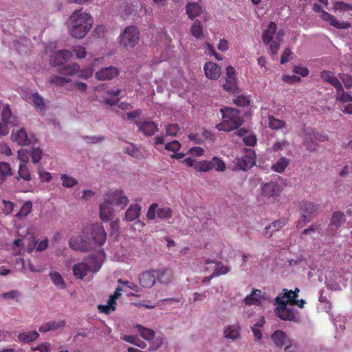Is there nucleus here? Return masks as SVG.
<instances>
[{
	"mask_svg": "<svg viewBox=\"0 0 352 352\" xmlns=\"http://www.w3.org/2000/svg\"><path fill=\"white\" fill-rule=\"evenodd\" d=\"M70 34L76 38H83L90 30L93 19L89 14L81 10H75L70 16Z\"/></svg>",
	"mask_w": 352,
	"mask_h": 352,
	"instance_id": "f257e3e1",
	"label": "nucleus"
},
{
	"mask_svg": "<svg viewBox=\"0 0 352 352\" xmlns=\"http://www.w3.org/2000/svg\"><path fill=\"white\" fill-rule=\"evenodd\" d=\"M104 254L102 251L89 255L85 262L78 263L73 266L74 275L82 279L89 272H97L101 267L104 261Z\"/></svg>",
	"mask_w": 352,
	"mask_h": 352,
	"instance_id": "f03ea898",
	"label": "nucleus"
},
{
	"mask_svg": "<svg viewBox=\"0 0 352 352\" xmlns=\"http://www.w3.org/2000/svg\"><path fill=\"white\" fill-rule=\"evenodd\" d=\"M223 121L217 125L219 131H231L238 129L243 123L240 111L236 109L226 107L221 109Z\"/></svg>",
	"mask_w": 352,
	"mask_h": 352,
	"instance_id": "7ed1b4c3",
	"label": "nucleus"
},
{
	"mask_svg": "<svg viewBox=\"0 0 352 352\" xmlns=\"http://www.w3.org/2000/svg\"><path fill=\"white\" fill-rule=\"evenodd\" d=\"M275 302L278 307L275 309L276 315L283 320H289L294 322L299 321V317L297 316V311L287 306L288 300H285L280 296L275 298Z\"/></svg>",
	"mask_w": 352,
	"mask_h": 352,
	"instance_id": "20e7f679",
	"label": "nucleus"
},
{
	"mask_svg": "<svg viewBox=\"0 0 352 352\" xmlns=\"http://www.w3.org/2000/svg\"><path fill=\"white\" fill-rule=\"evenodd\" d=\"M277 30V25L275 22H270L267 29L262 34V40L264 44L269 45L272 55H277L280 48V39L274 37Z\"/></svg>",
	"mask_w": 352,
	"mask_h": 352,
	"instance_id": "39448f33",
	"label": "nucleus"
},
{
	"mask_svg": "<svg viewBox=\"0 0 352 352\" xmlns=\"http://www.w3.org/2000/svg\"><path fill=\"white\" fill-rule=\"evenodd\" d=\"M120 43L126 48H133L140 40L139 30L135 26L126 27L119 36Z\"/></svg>",
	"mask_w": 352,
	"mask_h": 352,
	"instance_id": "423d86ee",
	"label": "nucleus"
},
{
	"mask_svg": "<svg viewBox=\"0 0 352 352\" xmlns=\"http://www.w3.org/2000/svg\"><path fill=\"white\" fill-rule=\"evenodd\" d=\"M327 140V138L326 136L322 135L313 129H310L305 133V135L303 139V145L307 151L314 152L318 150V144L316 141H324Z\"/></svg>",
	"mask_w": 352,
	"mask_h": 352,
	"instance_id": "0eeeda50",
	"label": "nucleus"
},
{
	"mask_svg": "<svg viewBox=\"0 0 352 352\" xmlns=\"http://www.w3.org/2000/svg\"><path fill=\"white\" fill-rule=\"evenodd\" d=\"M104 200L116 206H120L121 208L125 207L129 202L128 197L121 190H110L104 195Z\"/></svg>",
	"mask_w": 352,
	"mask_h": 352,
	"instance_id": "6e6552de",
	"label": "nucleus"
},
{
	"mask_svg": "<svg viewBox=\"0 0 352 352\" xmlns=\"http://www.w3.org/2000/svg\"><path fill=\"white\" fill-rule=\"evenodd\" d=\"M69 244V247L75 250L89 251L95 249L91 239L85 235H80L72 239Z\"/></svg>",
	"mask_w": 352,
	"mask_h": 352,
	"instance_id": "1a4fd4ad",
	"label": "nucleus"
},
{
	"mask_svg": "<svg viewBox=\"0 0 352 352\" xmlns=\"http://www.w3.org/2000/svg\"><path fill=\"white\" fill-rule=\"evenodd\" d=\"M91 241L94 244V248L101 247L107 239V232L103 226L100 223H95L91 228Z\"/></svg>",
	"mask_w": 352,
	"mask_h": 352,
	"instance_id": "9d476101",
	"label": "nucleus"
},
{
	"mask_svg": "<svg viewBox=\"0 0 352 352\" xmlns=\"http://www.w3.org/2000/svg\"><path fill=\"white\" fill-rule=\"evenodd\" d=\"M300 210L304 218L311 221L318 214L320 205L310 201H302L300 204Z\"/></svg>",
	"mask_w": 352,
	"mask_h": 352,
	"instance_id": "9b49d317",
	"label": "nucleus"
},
{
	"mask_svg": "<svg viewBox=\"0 0 352 352\" xmlns=\"http://www.w3.org/2000/svg\"><path fill=\"white\" fill-rule=\"evenodd\" d=\"M274 344L278 348L285 346V351L292 349L293 346V340H291L287 334L281 331L277 330L271 336Z\"/></svg>",
	"mask_w": 352,
	"mask_h": 352,
	"instance_id": "f8f14e48",
	"label": "nucleus"
},
{
	"mask_svg": "<svg viewBox=\"0 0 352 352\" xmlns=\"http://www.w3.org/2000/svg\"><path fill=\"white\" fill-rule=\"evenodd\" d=\"M120 70L116 67L109 66L103 67L96 72L95 77L98 80H110L117 77Z\"/></svg>",
	"mask_w": 352,
	"mask_h": 352,
	"instance_id": "ddd939ff",
	"label": "nucleus"
},
{
	"mask_svg": "<svg viewBox=\"0 0 352 352\" xmlns=\"http://www.w3.org/2000/svg\"><path fill=\"white\" fill-rule=\"evenodd\" d=\"M72 56V52L69 50H60L54 52L50 57V63L53 67L62 65Z\"/></svg>",
	"mask_w": 352,
	"mask_h": 352,
	"instance_id": "4468645a",
	"label": "nucleus"
},
{
	"mask_svg": "<svg viewBox=\"0 0 352 352\" xmlns=\"http://www.w3.org/2000/svg\"><path fill=\"white\" fill-rule=\"evenodd\" d=\"M267 300V295L260 289H253L251 294L248 295L244 302L247 305H260L263 300Z\"/></svg>",
	"mask_w": 352,
	"mask_h": 352,
	"instance_id": "2eb2a0df",
	"label": "nucleus"
},
{
	"mask_svg": "<svg viewBox=\"0 0 352 352\" xmlns=\"http://www.w3.org/2000/svg\"><path fill=\"white\" fill-rule=\"evenodd\" d=\"M138 279L141 286L144 288H151L156 281L155 270H147L141 273Z\"/></svg>",
	"mask_w": 352,
	"mask_h": 352,
	"instance_id": "dca6fc26",
	"label": "nucleus"
},
{
	"mask_svg": "<svg viewBox=\"0 0 352 352\" xmlns=\"http://www.w3.org/2000/svg\"><path fill=\"white\" fill-rule=\"evenodd\" d=\"M135 124L138 126V131L146 136L153 135L157 131V125L153 121L140 122L135 120Z\"/></svg>",
	"mask_w": 352,
	"mask_h": 352,
	"instance_id": "f3484780",
	"label": "nucleus"
},
{
	"mask_svg": "<svg viewBox=\"0 0 352 352\" xmlns=\"http://www.w3.org/2000/svg\"><path fill=\"white\" fill-rule=\"evenodd\" d=\"M255 164V159L252 155L245 154L235 160L236 166L242 170H248Z\"/></svg>",
	"mask_w": 352,
	"mask_h": 352,
	"instance_id": "a211bd4d",
	"label": "nucleus"
},
{
	"mask_svg": "<svg viewBox=\"0 0 352 352\" xmlns=\"http://www.w3.org/2000/svg\"><path fill=\"white\" fill-rule=\"evenodd\" d=\"M156 280L161 284L168 285L171 283L173 277V272L171 269L163 267L155 270Z\"/></svg>",
	"mask_w": 352,
	"mask_h": 352,
	"instance_id": "6ab92c4d",
	"label": "nucleus"
},
{
	"mask_svg": "<svg viewBox=\"0 0 352 352\" xmlns=\"http://www.w3.org/2000/svg\"><path fill=\"white\" fill-rule=\"evenodd\" d=\"M204 72L207 78L210 79H218L221 74V67L215 63L207 62L204 65Z\"/></svg>",
	"mask_w": 352,
	"mask_h": 352,
	"instance_id": "aec40b11",
	"label": "nucleus"
},
{
	"mask_svg": "<svg viewBox=\"0 0 352 352\" xmlns=\"http://www.w3.org/2000/svg\"><path fill=\"white\" fill-rule=\"evenodd\" d=\"M287 219L282 218L270 223L265 228L264 236L268 239L271 238L273 233L283 228L287 224Z\"/></svg>",
	"mask_w": 352,
	"mask_h": 352,
	"instance_id": "412c9836",
	"label": "nucleus"
},
{
	"mask_svg": "<svg viewBox=\"0 0 352 352\" xmlns=\"http://www.w3.org/2000/svg\"><path fill=\"white\" fill-rule=\"evenodd\" d=\"M11 139L19 145L25 146L30 144V140L28 137L27 132L24 129H21L16 131H12Z\"/></svg>",
	"mask_w": 352,
	"mask_h": 352,
	"instance_id": "4be33fe9",
	"label": "nucleus"
},
{
	"mask_svg": "<svg viewBox=\"0 0 352 352\" xmlns=\"http://www.w3.org/2000/svg\"><path fill=\"white\" fill-rule=\"evenodd\" d=\"M99 210V214L102 221L107 222L111 220L113 208L110 204L104 200V202L100 205Z\"/></svg>",
	"mask_w": 352,
	"mask_h": 352,
	"instance_id": "5701e85b",
	"label": "nucleus"
},
{
	"mask_svg": "<svg viewBox=\"0 0 352 352\" xmlns=\"http://www.w3.org/2000/svg\"><path fill=\"white\" fill-rule=\"evenodd\" d=\"M262 192L267 197L278 196L280 192V186L276 182L266 183L262 188Z\"/></svg>",
	"mask_w": 352,
	"mask_h": 352,
	"instance_id": "b1692460",
	"label": "nucleus"
},
{
	"mask_svg": "<svg viewBox=\"0 0 352 352\" xmlns=\"http://www.w3.org/2000/svg\"><path fill=\"white\" fill-rule=\"evenodd\" d=\"M14 46L19 54H27L31 47V41L26 37H21L14 41Z\"/></svg>",
	"mask_w": 352,
	"mask_h": 352,
	"instance_id": "393cba45",
	"label": "nucleus"
},
{
	"mask_svg": "<svg viewBox=\"0 0 352 352\" xmlns=\"http://www.w3.org/2000/svg\"><path fill=\"white\" fill-rule=\"evenodd\" d=\"M39 337V333L36 331H28L19 333L17 336L19 342L24 344H30Z\"/></svg>",
	"mask_w": 352,
	"mask_h": 352,
	"instance_id": "a878e982",
	"label": "nucleus"
},
{
	"mask_svg": "<svg viewBox=\"0 0 352 352\" xmlns=\"http://www.w3.org/2000/svg\"><path fill=\"white\" fill-rule=\"evenodd\" d=\"M186 12L188 18L193 20L202 12L201 6L196 2H188L186 6Z\"/></svg>",
	"mask_w": 352,
	"mask_h": 352,
	"instance_id": "bb28decb",
	"label": "nucleus"
},
{
	"mask_svg": "<svg viewBox=\"0 0 352 352\" xmlns=\"http://www.w3.org/2000/svg\"><path fill=\"white\" fill-rule=\"evenodd\" d=\"M65 325V322L64 320H58V321H50L39 327V331L41 333H46L50 331H55L58 329H61L64 327Z\"/></svg>",
	"mask_w": 352,
	"mask_h": 352,
	"instance_id": "cd10ccee",
	"label": "nucleus"
},
{
	"mask_svg": "<svg viewBox=\"0 0 352 352\" xmlns=\"http://www.w3.org/2000/svg\"><path fill=\"white\" fill-rule=\"evenodd\" d=\"M223 335L226 339L232 340L239 339L241 337L240 327L236 324L229 325L224 329Z\"/></svg>",
	"mask_w": 352,
	"mask_h": 352,
	"instance_id": "c85d7f7f",
	"label": "nucleus"
},
{
	"mask_svg": "<svg viewBox=\"0 0 352 352\" xmlns=\"http://www.w3.org/2000/svg\"><path fill=\"white\" fill-rule=\"evenodd\" d=\"M142 207L139 204L130 206L125 212V220L132 221L138 219L140 214Z\"/></svg>",
	"mask_w": 352,
	"mask_h": 352,
	"instance_id": "c756f323",
	"label": "nucleus"
},
{
	"mask_svg": "<svg viewBox=\"0 0 352 352\" xmlns=\"http://www.w3.org/2000/svg\"><path fill=\"white\" fill-rule=\"evenodd\" d=\"M289 146V142L285 140H276L273 144L268 148L270 153H277L280 155V151H283Z\"/></svg>",
	"mask_w": 352,
	"mask_h": 352,
	"instance_id": "7c9ffc66",
	"label": "nucleus"
},
{
	"mask_svg": "<svg viewBox=\"0 0 352 352\" xmlns=\"http://www.w3.org/2000/svg\"><path fill=\"white\" fill-rule=\"evenodd\" d=\"M290 163V160L285 157H280L274 164L272 165V170L274 172L282 173Z\"/></svg>",
	"mask_w": 352,
	"mask_h": 352,
	"instance_id": "2f4dec72",
	"label": "nucleus"
},
{
	"mask_svg": "<svg viewBox=\"0 0 352 352\" xmlns=\"http://www.w3.org/2000/svg\"><path fill=\"white\" fill-rule=\"evenodd\" d=\"M140 335V336L146 340L151 341L155 338V332L151 329L144 327L141 324H136L135 326Z\"/></svg>",
	"mask_w": 352,
	"mask_h": 352,
	"instance_id": "473e14b6",
	"label": "nucleus"
},
{
	"mask_svg": "<svg viewBox=\"0 0 352 352\" xmlns=\"http://www.w3.org/2000/svg\"><path fill=\"white\" fill-rule=\"evenodd\" d=\"M50 278L53 284L59 289H64L66 287V283L62 276L56 271H52L49 274Z\"/></svg>",
	"mask_w": 352,
	"mask_h": 352,
	"instance_id": "72a5a7b5",
	"label": "nucleus"
},
{
	"mask_svg": "<svg viewBox=\"0 0 352 352\" xmlns=\"http://www.w3.org/2000/svg\"><path fill=\"white\" fill-rule=\"evenodd\" d=\"M1 122L8 124H15V118L12 115L11 110L8 104L3 106L1 115Z\"/></svg>",
	"mask_w": 352,
	"mask_h": 352,
	"instance_id": "f704fd0d",
	"label": "nucleus"
},
{
	"mask_svg": "<svg viewBox=\"0 0 352 352\" xmlns=\"http://www.w3.org/2000/svg\"><path fill=\"white\" fill-rule=\"evenodd\" d=\"M15 178L17 180L22 179L26 182H29L32 179L30 171L29 168H28L27 164H19L18 174L15 177Z\"/></svg>",
	"mask_w": 352,
	"mask_h": 352,
	"instance_id": "c9c22d12",
	"label": "nucleus"
},
{
	"mask_svg": "<svg viewBox=\"0 0 352 352\" xmlns=\"http://www.w3.org/2000/svg\"><path fill=\"white\" fill-rule=\"evenodd\" d=\"M12 170L10 164L7 162H0V185L3 184L6 181V177L9 175H12Z\"/></svg>",
	"mask_w": 352,
	"mask_h": 352,
	"instance_id": "e433bc0d",
	"label": "nucleus"
},
{
	"mask_svg": "<svg viewBox=\"0 0 352 352\" xmlns=\"http://www.w3.org/2000/svg\"><path fill=\"white\" fill-rule=\"evenodd\" d=\"M32 102L34 106L36 111L40 113H43L45 111V104L44 102L43 98L38 93H34L32 94Z\"/></svg>",
	"mask_w": 352,
	"mask_h": 352,
	"instance_id": "4c0bfd02",
	"label": "nucleus"
},
{
	"mask_svg": "<svg viewBox=\"0 0 352 352\" xmlns=\"http://www.w3.org/2000/svg\"><path fill=\"white\" fill-rule=\"evenodd\" d=\"M190 32L196 38L204 37L203 25L199 20L196 19L190 28Z\"/></svg>",
	"mask_w": 352,
	"mask_h": 352,
	"instance_id": "58836bf2",
	"label": "nucleus"
},
{
	"mask_svg": "<svg viewBox=\"0 0 352 352\" xmlns=\"http://www.w3.org/2000/svg\"><path fill=\"white\" fill-rule=\"evenodd\" d=\"M286 123L282 120L275 118L273 116H268V126L273 130H278L285 128Z\"/></svg>",
	"mask_w": 352,
	"mask_h": 352,
	"instance_id": "ea45409f",
	"label": "nucleus"
},
{
	"mask_svg": "<svg viewBox=\"0 0 352 352\" xmlns=\"http://www.w3.org/2000/svg\"><path fill=\"white\" fill-rule=\"evenodd\" d=\"M223 88L226 91L233 94H239L240 90L236 85V78H226V83L223 84Z\"/></svg>",
	"mask_w": 352,
	"mask_h": 352,
	"instance_id": "a19ab883",
	"label": "nucleus"
},
{
	"mask_svg": "<svg viewBox=\"0 0 352 352\" xmlns=\"http://www.w3.org/2000/svg\"><path fill=\"white\" fill-rule=\"evenodd\" d=\"M345 215L342 212H335L332 214L331 223L336 227H340L345 222Z\"/></svg>",
	"mask_w": 352,
	"mask_h": 352,
	"instance_id": "79ce46f5",
	"label": "nucleus"
},
{
	"mask_svg": "<svg viewBox=\"0 0 352 352\" xmlns=\"http://www.w3.org/2000/svg\"><path fill=\"white\" fill-rule=\"evenodd\" d=\"M209 164L210 165V170L215 169L217 171L221 172L226 170L225 163L218 157H214L209 161Z\"/></svg>",
	"mask_w": 352,
	"mask_h": 352,
	"instance_id": "37998d69",
	"label": "nucleus"
},
{
	"mask_svg": "<svg viewBox=\"0 0 352 352\" xmlns=\"http://www.w3.org/2000/svg\"><path fill=\"white\" fill-rule=\"evenodd\" d=\"M230 268L228 265H224L221 261H218L216 263V268L213 272V276H219L228 274Z\"/></svg>",
	"mask_w": 352,
	"mask_h": 352,
	"instance_id": "c03bdc74",
	"label": "nucleus"
},
{
	"mask_svg": "<svg viewBox=\"0 0 352 352\" xmlns=\"http://www.w3.org/2000/svg\"><path fill=\"white\" fill-rule=\"evenodd\" d=\"M298 288H296L294 291L283 289L280 296L282 299L287 298L289 303L290 300H295L298 297Z\"/></svg>",
	"mask_w": 352,
	"mask_h": 352,
	"instance_id": "a18cd8bd",
	"label": "nucleus"
},
{
	"mask_svg": "<svg viewBox=\"0 0 352 352\" xmlns=\"http://www.w3.org/2000/svg\"><path fill=\"white\" fill-rule=\"evenodd\" d=\"M32 204L30 201L25 202L21 206L19 212L16 214V217L21 218L29 214L32 211Z\"/></svg>",
	"mask_w": 352,
	"mask_h": 352,
	"instance_id": "49530a36",
	"label": "nucleus"
},
{
	"mask_svg": "<svg viewBox=\"0 0 352 352\" xmlns=\"http://www.w3.org/2000/svg\"><path fill=\"white\" fill-rule=\"evenodd\" d=\"M70 81L69 78L58 76H52L50 78L49 82L59 87H63Z\"/></svg>",
	"mask_w": 352,
	"mask_h": 352,
	"instance_id": "de8ad7c7",
	"label": "nucleus"
},
{
	"mask_svg": "<svg viewBox=\"0 0 352 352\" xmlns=\"http://www.w3.org/2000/svg\"><path fill=\"white\" fill-rule=\"evenodd\" d=\"M60 178L63 182V186L66 188H72L78 184L76 179L65 174L62 175Z\"/></svg>",
	"mask_w": 352,
	"mask_h": 352,
	"instance_id": "09e8293b",
	"label": "nucleus"
},
{
	"mask_svg": "<svg viewBox=\"0 0 352 352\" xmlns=\"http://www.w3.org/2000/svg\"><path fill=\"white\" fill-rule=\"evenodd\" d=\"M30 151V156L34 164H37L42 157L43 153L38 148H33Z\"/></svg>",
	"mask_w": 352,
	"mask_h": 352,
	"instance_id": "8fccbe9b",
	"label": "nucleus"
},
{
	"mask_svg": "<svg viewBox=\"0 0 352 352\" xmlns=\"http://www.w3.org/2000/svg\"><path fill=\"white\" fill-rule=\"evenodd\" d=\"M209 161H196L195 169L200 172H206L210 170Z\"/></svg>",
	"mask_w": 352,
	"mask_h": 352,
	"instance_id": "3c124183",
	"label": "nucleus"
},
{
	"mask_svg": "<svg viewBox=\"0 0 352 352\" xmlns=\"http://www.w3.org/2000/svg\"><path fill=\"white\" fill-rule=\"evenodd\" d=\"M30 151L25 148L18 151V158L21 161L20 164H28L29 162Z\"/></svg>",
	"mask_w": 352,
	"mask_h": 352,
	"instance_id": "603ef678",
	"label": "nucleus"
},
{
	"mask_svg": "<svg viewBox=\"0 0 352 352\" xmlns=\"http://www.w3.org/2000/svg\"><path fill=\"white\" fill-rule=\"evenodd\" d=\"M233 102L239 107H247L250 104V100L245 96L241 95L233 99Z\"/></svg>",
	"mask_w": 352,
	"mask_h": 352,
	"instance_id": "864d4df0",
	"label": "nucleus"
},
{
	"mask_svg": "<svg viewBox=\"0 0 352 352\" xmlns=\"http://www.w3.org/2000/svg\"><path fill=\"white\" fill-rule=\"evenodd\" d=\"M321 17L324 21H329V23L331 25H332L333 27L338 26V21L336 19V18L334 16L331 15V14L328 13L327 12L322 11Z\"/></svg>",
	"mask_w": 352,
	"mask_h": 352,
	"instance_id": "5fc2aeb1",
	"label": "nucleus"
},
{
	"mask_svg": "<svg viewBox=\"0 0 352 352\" xmlns=\"http://www.w3.org/2000/svg\"><path fill=\"white\" fill-rule=\"evenodd\" d=\"M339 78L347 89L352 88V76L344 73L339 74Z\"/></svg>",
	"mask_w": 352,
	"mask_h": 352,
	"instance_id": "6e6d98bb",
	"label": "nucleus"
},
{
	"mask_svg": "<svg viewBox=\"0 0 352 352\" xmlns=\"http://www.w3.org/2000/svg\"><path fill=\"white\" fill-rule=\"evenodd\" d=\"M157 215L160 219H168L172 216V211L168 208H161L157 210Z\"/></svg>",
	"mask_w": 352,
	"mask_h": 352,
	"instance_id": "4d7b16f0",
	"label": "nucleus"
},
{
	"mask_svg": "<svg viewBox=\"0 0 352 352\" xmlns=\"http://www.w3.org/2000/svg\"><path fill=\"white\" fill-rule=\"evenodd\" d=\"M342 94L339 95L338 94L336 96V100L341 102H352V95L350 92L348 91H341Z\"/></svg>",
	"mask_w": 352,
	"mask_h": 352,
	"instance_id": "13d9d810",
	"label": "nucleus"
},
{
	"mask_svg": "<svg viewBox=\"0 0 352 352\" xmlns=\"http://www.w3.org/2000/svg\"><path fill=\"white\" fill-rule=\"evenodd\" d=\"M3 211L6 214H10L14 209V204L10 201L3 200Z\"/></svg>",
	"mask_w": 352,
	"mask_h": 352,
	"instance_id": "bf43d9fd",
	"label": "nucleus"
},
{
	"mask_svg": "<svg viewBox=\"0 0 352 352\" xmlns=\"http://www.w3.org/2000/svg\"><path fill=\"white\" fill-rule=\"evenodd\" d=\"M180 147H181L180 143L176 140L169 142V143L166 144L165 146V148L166 150H168V151H170L173 152H176V151H179Z\"/></svg>",
	"mask_w": 352,
	"mask_h": 352,
	"instance_id": "052dcab7",
	"label": "nucleus"
},
{
	"mask_svg": "<svg viewBox=\"0 0 352 352\" xmlns=\"http://www.w3.org/2000/svg\"><path fill=\"white\" fill-rule=\"evenodd\" d=\"M335 8L336 10L342 11L352 10V5L342 1L336 2L335 4Z\"/></svg>",
	"mask_w": 352,
	"mask_h": 352,
	"instance_id": "680f3d73",
	"label": "nucleus"
},
{
	"mask_svg": "<svg viewBox=\"0 0 352 352\" xmlns=\"http://www.w3.org/2000/svg\"><path fill=\"white\" fill-rule=\"evenodd\" d=\"M166 135L173 136L179 131V127L177 124H172L166 126Z\"/></svg>",
	"mask_w": 352,
	"mask_h": 352,
	"instance_id": "e2e57ef3",
	"label": "nucleus"
},
{
	"mask_svg": "<svg viewBox=\"0 0 352 352\" xmlns=\"http://www.w3.org/2000/svg\"><path fill=\"white\" fill-rule=\"evenodd\" d=\"M20 296V293L17 290H10L8 292L3 293L1 297L3 299H15Z\"/></svg>",
	"mask_w": 352,
	"mask_h": 352,
	"instance_id": "0e129e2a",
	"label": "nucleus"
},
{
	"mask_svg": "<svg viewBox=\"0 0 352 352\" xmlns=\"http://www.w3.org/2000/svg\"><path fill=\"white\" fill-rule=\"evenodd\" d=\"M283 80L287 83H296L301 80L300 77L296 75H285L283 76Z\"/></svg>",
	"mask_w": 352,
	"mask_h": 352,
	"instance_id": "69168bd1",
	"label": "nucleus"
},
{
	"mask_svg": "<svg viewBox=\"0 0 352 352\" xmlns=\"http://www.w3.org/2000/svg\"><path fill=\"white\" fill-rule=\"evenodd\" d=\"M72 52H74L78 58H84L87 56L85 48L82 46L76 47Z\"/></svg>",
	"mask_w": 352,
	"mask_h": 352,
	"instance_id": "338daca9",
	"label": "nucleus"
},
{
	"mask_svg": "<svg viewBox=\"0 0 352 352\" xmlns=\"http://www.w3.org/2000/svg\"><path fill=\"white\" fill-rule=\"evenodd\" d=\"M33 350H38L40 352H50L51 344L48 342H43L38 346H37L36 348H34Z\"/></svg>",
	"mask_w": 352,
	"mask_h": 352,
	"instance_id": "774afa93",
	"label": "nucleus"
}]
</instances>
